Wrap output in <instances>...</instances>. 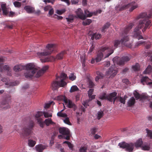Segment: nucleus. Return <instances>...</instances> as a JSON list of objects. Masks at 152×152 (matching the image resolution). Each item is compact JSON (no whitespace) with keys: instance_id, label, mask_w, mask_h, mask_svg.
Instances as JSON below:
<instances>
[{"instance_id":"obj_1","label":"nucleus","mask_w":152,"mask_h":152,"mask_svg":"<svg viewBox=\"0 0 152 152\" xmlns=\"http://www.w3.org/2000/svg\"><path fill=\"white\" fill-rule=\"evenodd\" d=\"M46 47V48L45 50H43L42 52L37 53V57L40 58V60L42 63L52 62L55 59L53 56L47 57L43 58L45 56L50 55L56 50V45L54 44H48Z\"/></svg>"},{"instance_id":"obj_2","label":"nucleus","mask_w":152,"mask_h":152,"mask_svg":"<svg viewBox=\"0 0 152 152\" xmlns=\"http://www.w3.org/2000/svg\"><path fill=\"white\" fill-rule=\"evenodd\" d=\"M134 25V23H130L122 31V34L123 37L121 40V44L122 45L129 48H131L132 45L129 42V35L127 34L129 33V30Z\"/></svg>"},{"instance_id":"obj_3","label":"nucleus","mask_w":152,"mask_h":152,"mask_svg":"<svg viewBox=\"0 0 152 152\" xmlns=\"http://www.w3.org/2000/svg\"><path fill=\"white\" fill-rule=\"evenodd\" d=\"M151 21L150 20H148L146 21L144 20H140L138 25L134 29V37L137 38L140 34L141 32L139 31V30L144 26V27L142 30V31L144 32L145 31L146 29L149 28V27L151 26Z\"/></svg>"},{"instance_id":"obj_4","label":"nucleus","mask_w":152,"mask_h":152,"mask_svg":"<svg viewBox=\"0 0 152 152\" xmlns=\"http://www.w3.org/2000/svg\"><path fill=\"white\" fill-rule=\"evenodd\" d=\"M68 77L67 75L64 73H61L59 76L56 77L57 81H53L51 84V86L54 90L57 89L59 87H64L67 83L64 81Z\"/></svg>"},{"instance_id":"obj_5","label":"nucleus","mask_w":152,"mask_h":152,"mask_svg":"<svg viewBox=\"0 0 152 152\" xmlns=\"http://www.w3.org/2000/svg\"><path fill=\"white\" fill-rule=\"evenodd\" d=\"M34 126V123L33 121L27 120L26 124L23 126L20 134L24 138L27 137L31 134Z\"/></svg>"},{"instance_id":"obj_6","label":"nucleus","mask_w":152,"mask_h":152,"mask_svg":"<svg viewBox=\"0 0 152 152\" xmlns=\"http://www.w3.org/2000/svg\"><path fill=\"white\" fill-rule=\"evenodd\" d=\"M107 46H103L101 47L98 51L97 57L95 58L96 62L100 61L103 57V54H107L105 56L104 58L108 57L110 55L113 53V50L112 49H108Z\"/></svg>"},{"instance_id":"obj_7","label":"nucleus","mask_w":152,"mask_h":152,"mask_svg":"<svg viewBox=\"0 0 152 152\" xmlns=\"http://www.w3.org/2000/svg\"><path fill=\"white\" fill-rule=\"evenodd\" d=\"M24 75L27 79L31 78L34 75L37 73V69L35 68V66L33 63H29L26 65Z\"/></svg>"},{"instance_id":"obj_8","label":"nucleus","mask_w":152,"mask_h":152,"mask_svg":"<svg viewBox=\"0 0 152 152\" xmlns=\"http://www.w3.org/2000/svg\"><path fill=\"white\" fill-rule=\"evenodd\" d=\"M59 132L62 134L59 136L66 140H69L70 136V132L69 129L65 127H60L59 129Z\"/></svg>"},{"instance_id":"obj_9","label":"nucleus","mask_w":152,"mask_h":152,"mask_svg":"<svg viewBox=\"0 0 152 152\" xmlns=\"http://www.w3.org/2000/svg\"><path fill=\"white\" fill-rule=\"evenodd\" d=\"M130 59L129 57L127 56H123L121 58L116 56L113 58V61L114 63L121 65L124 64L125 62L129 61Z\"/></svg>"},{"instance_id":"obj_10","label":"nucleus","mask_w":152,"mask_h":152,"mask_svg":"<svg viewBox=\"0 0 152 152\" xmlns=\"http://www.w3.org/2000/svg\"><path fill=\"white\" fill-rule=\"evenodd\" d=\"M119 145L121 148L125 149V150L129 152H132L134 148V144L132 143H128L125 142L120 143Z\"/></svg>"},{"instance_id":"obj_11","label":"nucleus","mask_w":152,"mask_h":152,"mask_svg":"<svg viewBox=\"0 0 152 152\" xmlns=\"http://www.w3.org/2000/svg\"><path fill=\"white\" fill-rule=\"evenodd\" d=\"M138 7V5L136 4L135 2L132 1L128 4H125L122 6L121 7H120L119 10L122 11L130 7L129 11L130 12H132Z\"/></svg>"},{"instance_id":"obj_12","label":"nucleus","mask_w":152,"mask_h":152,"mask_svg":"<svg viewBox=\"0 0 152 152\" xmlns=\"http://www.w3.org/2000/svg\"><path fill=\"white\" fill-rule=\"evenodd\" d=\"M62 99L65 103V104H67V107L68 108H72L74 109V110H75L77 108V107L74 103L70 100H68L66 96H63Z\"/></svg>"},{"instance_id":"obj_13","label":"nucleus","mask_w":152,"mask_h":152,"mask_svg":"<svg viewBox=\"0 0 152 152\" xmlns=\"http://www.w3.org/2000/svg\"><path fill=\"white\" fill-rule=\"evenodd\" d=\"M152 16V9L150 11L149 14L147 15V14L145 12H143L140 14L138 16H137L135 19L136 20H139L140 18H144V19H142L141 20H146V21H147V20L148 19L150 18L151 16Z\"/></svg>"},{"instance_id":"obj_14","label":"nucleus","mask_w":152,"mask_h":152,"mask_svg":"<svg viewBox=\"0 0 152 152\" xmlns=\"http://www.w3.org/2000/svg\"><path fill=\"white\" fill-rule=\"evenodd\" d=\"M117 73V69L116 68H114L111 67L109 68L106 73V75L107 76L110 75L111 77H114Z\"/></svg>"},{"instance_id":"obj_15","label":"nucleus","mask_w":152,"mask_h":152,"mask_svg":"<svg viewBox=\"0 0 152 152\" xmlns=\"http://www.w3.org/2000/svg\"><path fill=\"white\" fill-rule=\"evenodd\" d=\"M11 100L10 97L9 95L8 96L5 98L4 100L2 101L1 104L2 107L4 109H7L10 108V106L9 103Z\"/></svg>"},{"instance_id":"obj_16","label":"nucleus","mask_w":152,"mask_h":152,"mask_svg":"<svg viewBox=\"0 0 152 152\" xmlns=\"http://www.w3.org/2000/svg\"><path fill=\"white\" fill-rule=\"evenodd\" d=\"M49 67L48 66L46 65L43 66L40 70H37V73L34 76L36 78H38L40 77L48 69Z\"/></svg>"},{"instance_id":"obj_17","label":"nucleus","mask_w":152,"mask_h":152,"mask_svg":"<svg viewBox=\"0 0 152 152\" xmlns=\"http://www.w3.org/2000/svg\"><path fill=\"white\" fill-rule=\"evenodd\" d=\"M3 60L2 58H0V72H2L4 71L9 72L10 70V67L8 65L3 66Z\"/></svg>"},{"instance_id":"obj_18","label":"nucleus","mask_w":152,"mask_h":152,"mask_svg":"<svg viewBox=\"0 0 152 152\" xmlns=\"http://www.w3.org/2000/svg\"><path fill=\"white\" fill-rule=\"evenodd\" d=\"M1 80L2 82L5 83V84L6 85H9L10 86H16L18 85L19 84V82L18 81L13 82H9V79L7 78H3Z\"/></svg>"},{"instance_id":"obj_19","label":"nucleus","mask_w":152,"mask_h":152,"mask_svg":"<svg viewBox=\"0 0 152 152\" xmlns=\"http://www.w3.org/2000/svg\"><path fill=\"white\" fill-rule=\"evenodd\" d=\"M117 93L115 92L111 93L108 95V100L110 102H112L113 101L114 103L115 100L118 98V97H116Z\"/></svg>"},{"instance_id":"obj_20","label":"nucleus","mask_w":152,"mask_h":152,"mask_svg":"<svg viewBox=\"0 0 152 152\" xmlns=\"http://www.w3.org/2000/svg\"><path fill=\"white\" fill-rule=\"evenodd\" d=\"M43 114L44 115L45 117L46 118L51 117L52 116V114H49V113L47 112H42L40 111L38 112L37 114L35 115V116L36 118H38L42 116Z\"/></svg>"},{"instance_id":"obj_21","label":"nucleus","mask_w":152,"mask_h":152,"mask_svg":"<svg viewBox=\"0 0 152 152\" xmlns=\"http://www.w3.org/2000/svg\"><path fill=\"white\" fill-rule=\"evenodd\" d=\"M151 80L148 77H143L141 79V82L144 85L145 83L147 85H152V82H149Z\"/></svg>"},{"instance_id":"obj_22","label":"nucleus","mask_w":152,"mask_h":152,"mask_svg":"<svg viewBox=\"0 0 152 152\" xmlns=\"http://www.w3.org/2000/svg\"><path fill=\"white\" fill-rule=\"evenodd\" d=\"M121 42V40L119 41L118 40H115L113 42V45L112 46L107 45H106V46H107L108 47V49L113 50V52L115 48H118V46L120 45Z\"/></svg>"},{"instance_id":"obj_23","label":"nucleus","mask_w":152,"mask_h":152,"mask_svg":"<svg viewBox=\"0 0 152 152\" xmlns=\"http://www.w3.org/2000/svg\"><path fill=\"white\" fill-rule=\"evenodd\" d=\"M76 14L77 17L82 20H85L86 16L83 14L81 9L79 8L76 12Z\"/></svg>"},{"instance_id":"obj_24","label":"nucleus","mask_w":152,"mask_h":152,"mask_svg":"<svg viewBox=\"0 0 152 152\" xmlns=\"http://www.w3.org/2000/svg\"><path fill=\"white\" fill-rule=\"evenodd\" d=\"M26 65H17L14 66L13 69L15 72H18L25 69Z\"/></svg>"},{"instance_id":"obj_25","label":"nucleus","mask_w":152,"mask_h":152,"mask_svg":"<svg viewBox=\"0 0 152 152\" xmlns=\"http://www.w3.org/2000/svg\"><path fill=\"white\" fill-rule=\"evenodd\" d=\"M1 7L3 15H7L8 14V11L7 8L6 7V4L5 3L2 4H1Z\"/></svg>"},{"instance_id":"obj_26","label":"nucleus","mask_w":152,"mask_h":152,"mask_svg":"<svg viewBox=\"0 0 152 152\" xmlns=\"http://www.w3.org/2000/svg\"><path fill=\"white\" fill-rule=\"evenodd\" d=\"M35 147L37 151L39 152H42L46 148L47 146L41 144L36 145Z\"/></svg>"},{"instance_id":"obj_27","label":"nucleus","mask_w":152,"mask_h":152,"mask_svg":"<svg viewBox=\"0 0 152 152\" xmlns=\"http://www.w3.org/2000/svg\"><path fill=\"white\" fill-rule=\"evenodd\" d=\"M135 102V99L133 97H131L127 102L128 106L129 107L133 106Z\"/></svg>"},{"instance_id":"obj_28","label":"nucleus","mask_w":152,"mask_h":152,"mask_svg":"<svg viewBox=\"0 0 152 152\" xmlns=\"http://www.w3.org/2000/svg\"><path fill=\"white\" fill-rule=\"evenodd\" d=\"M66 53V51H62L56 55V59L58 60L61 59L63 58L64 55Z\"/></svg>"},{"instance_id":"obj_29","label":"nucleus","mask_w":152,"mask_h":152,"mask_svg":"<svg viewBox=\"0 0 152 152\" xmlns=\"http://www.w3.org/2000/svg\"><path fill=\"white\" fill-rule=\"evenodd\" d=\"M24 9L29 13H32L34 11V8L30 6H25Z\"/></svg>"},{"instance_id":"obj_30","label":"nucleus","mask_w":152,"mask_h":152,"mask_svg":"<svg viewBox=\"0 0 152 152\" xmlns=\"http://www.w3.org/2000/svg\"><path fill=\"white\" fill-rule=\"evenodd\" d=\"M94 91L93 89H90L88 91V94L89 97L91 100L95 98V95H92Z\"/></svg>"},{"instance_id":"obj_31","label":"nucleus","mask_w":152,"mask_h":152,"mask_svg":"<svg viewBox=\"0 0 152 152\" xmlns=\"http://www.w3.org/2000/svg\"><path fill=\"white\" fill-rule=\"evenodd\" d=\"M96 73L97 76L95 78L96 81H98L99 79L102 78L104 76V75L99 71H97Z\"/></svg>"},{"instance_id":"obj_32","label":"nucleus","mask_w":152,"mask_h":152,"mask_svg":"<svg viewBox=\"0 0 152 152\" xmlns=\"http://www.w3.org/2000/svg\"><path fill=\"white\" fill-rule=\"evenodd\" d=\"M143 143L142 139L140 138L138 139L134 143V145L136 147H140Z\"/></svg>"},{"instance_id":"obj_33","label":"nucleus","mask_w":152,"mask_h":152,"mask_svg":"<svg viewBox=\"0 0 152 152\" xmlns=\"http://www.w3.org/2000/svg\"><path fill=\"white\" fill-rule=\"evenodd\" d=\"M152 72V66L149 65L144 71L143 73L144 74H149Z\"/></svg>"},{"instance_id":"obj_34","label":"nucleus","mask_w":152,"mask_h":152,"mask_svg":"<svg viewBox=\"0 0 152 152\" xmlns=\"http://www.w3.org/2000/svg\"><path fill=\"white\" fill-rule=\"evenodd\" d=\"M44 123L47 126H49L50 124H55V123L52 121L51 118L46 119L44 121Z\"/></svg>"},{"instance_id":"obj_35","label":"nucleus","mask_w":152,"mask_h":152,"mask_svg":"<svg viewBox=\"0 0 152 152\" xmlns=\"http://www.w3.org/2000/svg\"><path fill=\"white\" fill-rule=\"evenodd\" d=\"M99 98L102 99H107L108 100V95L104 92H103L101 94Z\"/></svg>"},{"instance_id":"obj_36","label":"nucleus","mask_w":152,"mask_h":152,"mask_svg":"<svg viewBox=\"0 0 152 152\" xmlns=\"http://www.w3.org/2000/svg\"><path fill=\"white\" fill-rule=\"evenodd\" d=\"M66 19L68 23H72L74 19V17L73 15H69L68 18H66Z\"/></svg>"},{"instance_id":"obj_37","label":"nucleus","mask_w":152,"mask_h":152,"mask_svg":"<svg viewBox=\"0 0 152 152\" xmlns=\"http://www.w3.org/2000/svg\"><path fill=\"white\" fill-rule=\"evenodd\" d=\"M28 145L31 147H34L36 143V142L35 141H34L31 140H28Z\"/></svg>"},{"instance_id":"obj_38","label":"nucleus","mask_w":152,"mask_h":152,"mask_svg":"<svg viewBox=\"0 0 152 152\" xmlns=\"http://www.w3.org/2000/svg\"><path fill=\"white\" fill-rule=\"evenodd\" d=\"M104 115L103 112L102 111H99L97 113V118L99 120Z\"/></svg>"},{"instance_id":"obj_39","label":"nucleus","mask_w":152,"mask_h":152,"mask_svg":"<svg viewBox=\"0 0 152 152\" xmlns=\"http://www.w3.org/2000/svg\"><path fill=\"white\" fill-rule=\"evenodd\" d=\"M78 90L79 89L76 86H73L71 87L69 91L70 93H72Z\"/></svg>"},{"instance_id":"obj_40","label":"nucleus","mask_w":152,"mask_h":152,"mask_svg":"<svg viewBox=\"0 0 152 152\" xmlns=\"http://www.w3.org/2000/svg\"><path fill=\"white\" fill-rule=\"evenodd\" d=\"M92 22V21L90 19H87L83 22V24L84 26L88 25Z\"/></svg>"},{"instance_id":"obj_41","label":"nucleus","mask_w":152,"mask_h":152,"mask_svg":"<svg viewBox=\"0 0 152 152\" xmlns=\"http://www.w3.org/2000/svg\"><path fill=\"white\" fill-rule=\"evenodd\" d=\"M85 13L86 17H90L92 16L93 15V13L91 12H90L89 11L87 10H85Z\"/></svg>"},{"instance_id":"obj_42","label":"nucleus","mask_w":152,"mask_h":152,"mask_svg":"<svg viewBox=\"0 0 152 152\" xmlns=\"http://www.w3.org/2000/svg\"><path fill=\"white\" fill-rule=\"evenodd\" d=\"M132 68L135 71H138L140 69L139 64L137 63L135 65L132 66Z\"/></svg>"},{"instance_id":"obj_43","label":"nucleus","mask_w":152,"mask_h":152,"mask_svg":"<svg viewBox=\"0 0 152 152\" xmlns=\"http://www.w3.org/2000/svg\"><path fill=\"white\" fill-rule=\"evenodd\" d=\"M88 148L87 146H85L81 147L79 149L80 152H87V150Z\"/></svg>"},{"instance_id":"obj_44","label":"nucleus","mask_w":152,"mask_h":152,"mask_svg":"<svg viewBox=\"0 0 152 152\" xmlns=\"http://www.w3.org/2000/svg\"><path fill=\"white\" fill-rule=\"evenodd\" d=\"M88 84L89 87L90 88H93L95 85L93 82L89 78L88 79Z\"/></svg>"},{"instance_id":"obj_45","label":"nucleus","mask_w":152,"mask_h":152,"mask_svg":"<svg viewBox=\"0 0 152 152\" xmlns=\"http://www.w3.org/2000/svg\"><path fill=\"white\" fill-rule=\"evenodd\" d=\"M69 78L70 80L73 81L76 79V76L74 75V73H71L69 76Z\"/></svg>"},{"instance_id":"obj_46","label":"nucleus","mask_w":152,"mask_h":152,"mask_svg":"<svg viewBox=\"0 0 152 152\" xmlns=\"http://www.w3.org/2000/svg\"><path fill=\"white\" fill-rule=\"evenodd\" d=\"M14 6L16 7L19 8L21 6V3L18 1H15L13 3Z\"/></svg>"},{"instance_id":"obj_47","label":"nucleus","mask_w":152,"mask_h":152,"mask_svg":"<svg viewBox=\"0 0 152 152\" xmlns=\"http://www.w3.org/2000/svg\"><path fill=\"white\" fill-rule=\"evenodd\" d=\"M126 99L125 98V97L123 98L122 97L120 96L119 97V100L120 102L122 103L125 104V100Z\"/></svg>"},{"instance_id":"obj_48","label":"nucleus","mask_w":152,"mask_h":152,"mask_svg":"<svg viewBox=\"0 0 152 152\" xmlns=\"http://www.w3.org/2000/svg\"><path fill=\"white\" fill-rule=\"evenodd\" d=\"M66 11L65 9H63L61 10H57L56 11V13L58 15H61Z\"/></svg>"},{"instance_id":"obj_49","label":"nucleus","mask_w":152,"mask_h":152,"mask_svg":"<svg viewBox=\"0 0 152 152\" xmlns=\"http://www.w3.org/2000/svg\"><path fill=\"white\" fill-rule=\"evenodd\" d=\"M145 42L144 41H139L136 43L135 45L136 46H138L143 44L145 45Z\"/></svg>"},{"instance_id":"obj_50","label":"nucleus","mask_w":152,"mask_h":152,"mask_svg":"<svg viewBox=\"0 0 152 152\" xmlns=\"http://www.w3.org/2000/svg\"><path fill=\"white\" fill-rule=\"evenodd\" d=\"M147 135L150 139H152V132L149 130H147Z\"/></svg>"},{"instance_id":"obj_51","label":"nucleus","mask_w":152,"mask_h":152,"mask_svg":"<svg viewBox=\"0 0 152 152\" xmlns=\"http://www.w3.org/2000/svg\"><path fill=\"white\" fill-rule=\"evenodd\" d=\"M134 95L136 100L140 99V94L137 92L134 93Z\"/></svg>"},{"instance_id":"obj_52","label":"nucleus","mask_w":152,"mask_h":152,"mask_svg":"<svg viewBox=\"0 0 152 152\" xmlns=\"http://www.w3.org/2000/svg\"><path fill=\"white\" fill-rule=\"evenodd\" d=\"M64 122L69 125H71V123L69 121V118H66L64 120Z\"/></svg>"},{"instance_id":"obj_53","label":"nucleus","mask_w":152,"mask_h":152,"mask_svg":"<svg viewBox=\"0 0 152 152\" xmlns=\"http://www.w3.org/2000/svg\"><path fill=\"white\" fill-rule=\"evenodd\" d=\"M53 17L59 20H61L63 18V17L61 16H58L56 14L54 15Z\"/></svg>"},{"instance_id":"obj_54","label":"nucleus","mask_w":152,"mask_h":152,"mask_svg":"<svg viewBox=\"0 0 152 152\" xmlns=\"http://www.w3.org/2000/svg\"><path fill=\"white\" fill-rule=\"evenodd\" d=\"M80 0H71L72 4H76L78 3Z\"/></svg>"},{"instance_id":"obj_55","label":"nucleus","mask_w":152,"mask_h":152,"mask_svg":"<svg viewBox=\"0 0 152 152\" xmlns=\"http://www.w3.org/2000/svg\"><path fill=\"white\" fill-rule=\"evenodd\" d=\"M110 65V62L109 61H106L104 62V65L105 67H108Z\"/></svg>"},{"instance_id":"obj_56","label":"nucleus","mask_w":152,"mask_h":152,"mask_svg":"<svg viewBox=\"0 0 152 152\" xmlns=\"http://www.w3.org/2000/svg\"><path fill=\"white\" fill-rule=\"evenodd\" d=\"M95 34V39H99L101 37L102 35L101 34Z\"/></svg>"},{"instance_id":"obj_57","label":"nucleus","mask_w":152,"mask_h":152,"mask_svg":"<svg viewBox=\"0 0 152 152\" xmlns=\"http://www.w3.org/2000/svg\"><path fill=\"white\" fill-rule=\"evenodd\" d=\"M54 13V10L53 8L50 9L49 11L48 14L50 16L52 15Z\"/></svg>"},{"instance_id":"obj_58","label":"nucleus","mask_w":152,"mask_h":152,"mask_svg":"<svg viewBox=\"0 0 152 152\" xmlns=\"http://www.w3.org/2000/svg\"><path fill=\"white\" fill-rule=\"evenodd\" d=\"M51 8V7L50 6H47L44 8V10L45 11H47L50 10Z\"/></svg>"},{"instance_id":"obj_59","label":"nucleus","mask_w":152,"mask_h":152,"mask_svg":"<svg viewBox=\"0 0 152 152\" xmlns=\"http://www.w3.org/2000/svg\"><path fill=\"white\" fill-rule=\"evenodd\" d=\"M91 133L92 134H94L96 132V129L95 128H93L91 130Z\"/></svg>"},{"instance_id":"obj_60","label":"nucleus","mask_w":152,"mask_h":152,"mask_svg":"<svg viewBox=\"0 0 152 152\" xmlns=\"http://www.w3.org/2000/svg\"><path fill=\"white\" fill-rule=\"evenodd\" d=\"M83 104L84 105V107H85L86 108L88 106V103L86 102H83Z\"/></svg>"},{"instance_id":"obj_61","label":"nucleus","mask_w":152,"mask_h":152,"mask_svg":"<svg viewBox=\"0 0 152 152\" xmlns=\"http://www.w3.org/2000/svg\"><path fill=\"white\" fill-rule=\"evenodd\" d=\"M140 99H145L146 98V96L144 95L143 94H140Z\"/></svg>"},{"instance_id":"obj_62","label":"nucleus","mask_w":152,"mask_h":152,"mask_svg":"<svg viewBox=\"0 0 152 152\" xmlns=\"http://www.w3.org/2000/svg\"><path fill=\"white\" fill-rule=\"evenodd\" d=\"M15 14V12L12 11H10L9 14V16L10 17H12Z\"/></svg>"},{"instance_id":"obj_63","label":"nucleus","mask_w":152,"mask_h":152,"mask_svg":"<svg viewBox=\"0 0 152 152\" xmlns=\"http://www.w3.org/2000/svg\"><path fill=\"white\" fill-rule=\"evenodd\" d=\"M28 87V85L27 84H26L23 86L22 88L23 89H26Z\"/></svg>"},{"instance_id":"obj_64","label":"nucleus","mask_w":152,"mask_h":152,"mask_svg":"<svg viewBox=\"0 0 152 152\" xmlns=\"http://www.w3.org/2000/svg\"><path fill=\"white\" fill-rule=\"evenodd\" d=\"M123 82L126 84H128L129 83V80L127 79H125L123 80Z\"/></svg>"}]
</instances>
